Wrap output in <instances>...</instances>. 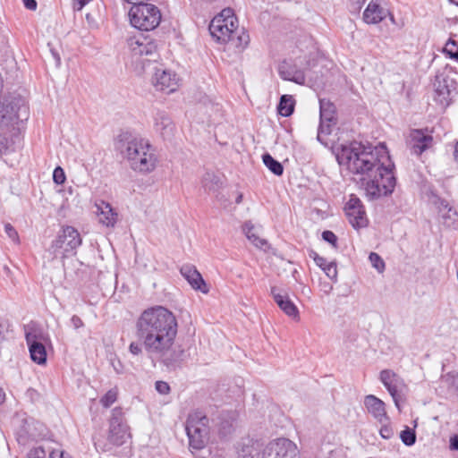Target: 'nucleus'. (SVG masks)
<instances>
[{
  "mask_svg": "<svg viewBox=\"0 0 458 458\" xmlns=\"http://www.w3.org/2000/svg\"><path fill=\"white\" fill-rule=\"evenodd\" d=\"M177 334L178 321L171 310L163 306L148 308L135 322V335L140 343L131 342L129 352L140 355L145 351L166 367H174L185 358V350L175 344Z\"/></svg>",
  "mask_w": 458,
  "mask_h": 458,
  "instance_id": "obj_1",
  "label": "nucleus"
},
{
  "mask_svg": "<svg viewBox=\"0 0 458 458\" xmlns=\"http://www.w3.org/2000/svg\"><path fill=\"white\" fill-rule=\"evenodd\" d=\"M336 160L353 174L360 176L367 196L377 199L391 195L395 187V177L386 146L364 145L353 141L342 145L336 152Z\"/></svg>",
  "mask_w": 458,
  "mask_h": 458,
  "instance_id": "obj_2",
  "label": "nucleus"
},
{
  "mask_svg": "<svg viewBox=\"0 0 458 458\" xmlns=\"http://www.w3.org/2000/svg\"><path fill=\"white\" fill-rule=\"evenodd\" d=\"M117 149L129 167L137 174H148L157 167L158 156L148 140L123 133L119 136Z\"/></svg>",
  "mask_w": 458,
  "mask_h": 458,
  "instance_id": "obj_3",
  "label": "nucleus"
},
{
  "mask_svg": "<svg viewBox=\"0 0 458 458\" xmlns=\"http://www.w3.org/2000/svg\"><path fill=\"white\" fill-rule=\"evenodd\" d=\"M208 30L212 38L217 42L231 44L239 50L244 49L250 42L249 34L242 29L239 30L237 18L231 8H225L215 16Z\"/></svg>",
  "mask_w": 458,
  "mask_h": 458,
  "instance_id": "obj_4",
  "label": "nucleus"
},
{
  "mask_svg": "<svg viewBox=\"0 0 458 458\" xmlns=\"http://www.w3.org/2000/svg\"><path fill=\"white\" fill-rule=\"evenodd\" d=\"M131 24L140 30H152L161 21L159 9L147 2L133 4L129 11Z\"/></svg>",
  "mask_w": 458,
  "mask_h": 458,
  "instance_id": "obj_5",
  "label": "nucleus"
},
{
  "mask_svg": "<svg viewBox=\"0 0 458 458\" xmlns=\"http://www.w3.org/2000/svg\"><path fill=\"white\" fill-rule=\"evenodd\" d=\"M208 419L201 411L191 413L186 421V433L190 446L196 450L202 449L207 442Z\"/></svg>",
  "mask_w": 458,
  "mask_h": 458,
  "instance_id": "obj_6",
  "label": "nucleus"
},
{
  "mask_svg": "<svg viewBox=\"0 0 458 458\" xmlns=\"http://www.w3.org/2000/svg\"><path fill=\"white\" fill-rule=\"evenodd\" d=\"M297 445L288 438H277L268 443L261 458H300Z\"/></svg>",
  "mask_w": 458,
  "mask_h": 458,
  "instance_id": "obj_7",
  "label": "nucleus"
},
{
  "mask_svg": "<svg viewBox=\"0 0 458 458\" xmlns=\"http://www.w3.org/2000/svg\"><path fill=\"white\" fill-rule=\"evenodd\" d=\"M81 244L79 232L72 226L63 228L57 238L52 242L51 249L55 253L62 250L63 256H67Z\"/></svg>",
  "mask_w": 458,
  "mask_h": 458,
  "instance_id": "obj_8",
  "label": "nucleus"
},
{
  "mask_svg": "<svg viewBox=\"0 0 458 458\" xmlns=\"http://www.w3.org/2000/svg\"><path fill=\"white\" fill-rule=\"evenodd\" d=\"M380 381L389 392L394 403L398 410H400L399 402L402 395L407 389L404 380L393 370L384 369L379 375Z\"/></svg>",
  "mask_w": 458,
  "mask_h": 458,
  "instance_id": "obj_9",
  "label": "nucleus"
},
{
  "mask_svg": "<svg viewBox=\"0 0 458 458\" xmlns=\"http://www.w3.org/2000/svg\"><path fill=\"white\" fill-rule=\"evenodd\" d=\"M127 46L131 57L137 61L144 56H155L157 53L156 43L142 34L129 38L127 39Z\"/></svg>",
  "mask_w": 458,
  "mask_h": 458,
  "instance_id": "obj_10",
  "label": "nucleus"
},
{
  "mask_svg": "<svg viewBox=\"0 0 458 458\" xmlns=\"http://www.w3.org/2000/svg\"><path fill=\"white\" fill-rule=\"evenodd\" d=\"M345 214L349 223L355 229L367 227L369 220L366 216L364 206L361 200L355 195H351L345 204Z\"/></svg>",
  "mask_w": 458,
  "mask_h": 458,
  "instance_id": "obj_11",
  "label": "nucleus"
},
{
  "mask_svg": "<svg viewBox=\"0 0 458 458\" xmlns=\"http://www.w3.org/2000/svg\"><path fill=\"white\" fill-rule=\"evenodd\" d=\"M129 436V428L123 421L121 410L114 409L109 423V441L115 445H122Z\"/></svg>",
  "mask_w": 458,
  "mask_h": 458,
  "instance_id": "obj_12",
  "label": "nucleus"
},
{
  "mask_svg": "<svg viewBox=\"0 0 458 458\" xmlns=\"http://www.w3.org/2000/svg\"><path fill=\"white\" fill-rule=\"evenodd\" d=\"M152 83L157 90L170 94L177 89L178 78L170 70L157 68L153 75Z\"/></svg>",
  "mask_w": 458,
  "mask_h": 458,
  "instance_id": "obj_13",
  "label": "nucleus"
},
{
  "mask_svg": "<svg viewBox=\"0 0 458 458\" xmlns=\"http://www.w3.org/2000/svg\"><path fill=\"white\" fill-rule=\"evenodd\" d=\"M320 109V124L318 127V140H320L321 134H329L331 132L330 127L335 123V106L327 99L319 100Z\"/></svg>",
  "mask_w": 458,
  "mask_h": 458,
  "instance_id": "obj_14",
  "label": "nucleus"
},
{
  "mask_svg": "<svg viewBox=\"0 0 458 458\" xmlns=\"http://www.w3.org/2000/svg\"><path fill=\"white\" fill-rule=\"evenodd\" d=\"M180 271L182 276L188 281L194 290L200 291L203 293H208L209 289L207 284L195 267L184 265L181 267Z\"/></svg>",
  "mask_w": 458,
  "mask_h": 458,
  "instance_id": "obj_15",
  "label": "nucleus"
},
{
  "mask_svg": "<svg viewBox=\"0 0 458 458\" xmlns=\"http://www.w3.org/2000/svg\"><path fill=\"white\" fill-rule=\"evenodd\" d=\"M364 405L368 411L380 423L388 420L385 403L373 394L364 398Z\"/></svg>",
  "mask_w": 458,
  "mask_h": 458,
  "instance_id": "obj_16",
  "label": "nucleus"
},
{
  "mask_svg": "<svg viewBox=\"0 0 458 458\" xmlns=\"http://www.w3.org/2000/svg\"><path fill=\"white\" fill-rule=\"evenodd\" d=\"M95 207L97 208V216L98 222L107 227H113L117 222L118 214L112 208L110 203L98 200L96 202Z\"/></svg>",
  "mask_w": 458,
  "mask_h": 458,
  "instance_id": "obj_17",
  "label": "nucleus"
},
{
  "mask_svg": "<svg viewBox=\"0 0 458 458\" xmlns=\"http://www.w3.org/2000/svg\"><path fill=\"white\" fill-rule=\"evenodd\" d=\"M271 295L279 308L289 317L298 318L299 311L294 303L290 300L286 293H284L276 286L271 287Z\"/></svg>",
  "mask_w": 458,
  "mask_h": 458,
  "instance_id": "obj_18",
  "label": "nucleus"
},
{
  "mask_svg": "<svg viewBox=\"0 0 458 458\" xmlns=\"http://www.w3.org/2000/svg\"><path fill=\"white\" fill-rule=\"evenodd\" d=\"M388 12L377 0L369 2L363 12L362 19L367 24H377L387 15Z\"/></svg>",
  "mask_w": 458,
  "mask_h": 458,
  "instance_id": "obj_19",
  "label": "nucleus"
},
{
  "mask_svg": "<svg viewBox=\"0 0 458 458\" xmlns=\"http://www.w3.org/2000/svg\"><path fill=\"white\" fill-rule=\"evenodd\" d=\"M433 140L432 136L425 134L420 130H414L410 134V144L412 151L420 155L431 145Z\"/></svg>",
  "mask_w": 458,
  "mask_h": 458,
  "instance_id": "obj_20",
  "label": "nucleus"
},
{
  "mask_svg": "<svg viewBox=\"0 0 458 458\" xmlns=\"http://www.w3.org/2000/svg\"><path fill=\"white\" fill-rule=\"evenodd\" d=\"M154 128L164 139L173 135L174 125L165 112H157L154 117Z\"/></svg>",
  "mask_w": 458,
  "mask_h": 458,
  "instance_id": "obj_21",
  "label": "nucleus"
},
{
  "mask_svg": "<svg viewBox=\"0 0 458 458\" xmlns=\"http://www.w3.org/2000/svg\"><path fill=\"white\" fill-rule=\"evenodd\" d=\"M279 75L284 81H293L301 85L305 83L304 72L285 62L279 66Z\"/></svg>",
  "mask_w": 458,
  "mask_h": 458,
  "instance_id": "obj_22",
  "label": "nucleus"
},
{
  "mask_svg": "<svg viewBox=\"0 0 458 458\" xmlns=\"http://www.w3.org/2000/svg\"><path fill=\"white\" fill-rule=\"evenodd\" d=\"M259 445L252 439L243 440L238 445V458H255L258 454Z\"/></svg>",
  "mask_w": 458,
  "mask_h": 458,
  "instance_id": "obj_23",
  "label": "nucleus"
},
{
  "mask_svg": "<svg viewBox=\"0 0 458 458\" xmlns=\"http://www.w3.org/2000/svg\"><path fill=\"white\" fill-rule=\"evenodd\" d=\"M243 233L246 237L258 248H262L267 245V241L261 239L255 232V227L251 222H245L242 226Z\"/></svg>",
  "mask_w": 458,
  "mask_h": 458,
  "instance_id": "obj_24",
  "label": "nucleus"
},
{
  "mask_svg": "<svg viewBox=\"0 0 458 458\" xmlns=\"http://www.w3.org/2000/svg\"><path fill=\"white\" fill-rule=\"evenodd\" d=\"M31 360L38 364H44L47 360V352L44 344H29Z\"/></svg>",
  "mask_w": 458,
  "mask_h": 458,
  "instance_id": "obj_25",
  "label": "nucleus"
},
{
  "mask_svg": "<svg viewBox=\"0 0 458 458\" xmlns=\"http://www.w3.org/2000/svg\"><path fill=\"white\" fill-rule=\"evenodd\" d=\"M278 113L284 117L290 116L294 110V99L291 95H283L277 106Z\"/></svg>",
  "mask_w": 458,
  "mask_h": 458,
  "instance_id": "obj_26",
  "label": "nucleus"
},
{
  "mask_svg": "<svg viewBox=\"0 0 458 458\" xmlns=\"http://www.w3.org/2000/svg\"><path fill=\"white\" fill-rule=\"evenodd\" d=\"M264 165L276 175H282L284 167L280 162L276 160L270 154L266 153L262 156Z\"/></svg>",
  "mask_w": 458,
  "mask_h": 458,
  "instance_id": "obj_27",
  "label": "nucleus"
},
{
  "mask_svg": "<svg viewBox=\"0 0 458 458\" xmlns=\"http://www.w3.org/2000/svg\"><path fill=\"white\" fill-rule=\"evenodd\" d=\"M26 342L27 344H44L47 340L46 335L39 328L31 327L29 331L26 332Z\"/></svg>",
  "mask_w": 458,
  "mask_h": 458,
  "instance_id": "obj_28",
  "label": "nucleus"
},
{
  "mask_svg": "<svg viewBox=\"0 0 458 458\" xmlns=\"http://www.w3.org/2000/svg\"><path fill=\"white\" fill-rule=\"evenodd\" d=\"M218 179L214 173L207 172L202 177L201 184L206 191H215Z\"/></svg>",
  "mask_w": 458,
  "mask_h": 458,
  "instance_id": "obj_29",
  "label": "nucleus"
},
{
  "mask_svg": "<svg viewBox=\"0 0 458 458\" xmlns=\"http://www.w3.org/2000/svg\"><path fill=\"white\" fill-rule=\"evenodd\" d=\"M400 437L405 445H412L416 441V435L413 429L406 428L400 434Z\"/></svg>",
  "mask_w": 458,
  "mask_h": 458,
  "instance_id": "obj_30",
  "label": "nucleus"
},
{
  "mask_svg": "<svg viewBox=\"0 0 458 458\" xmlns=\"http://www.w3.org/2000/svg\"><path fill=\"white\" fill-rule=\"evenodd\" d=\"M116 399H117V390L110 389L100 399V403L105 408H108L116 401Z\"/></svg>",
  "mask_w": 458,
  "mask_h": 458,
  "instance_id": "obj_31",
  "label": "nucleus"
},
{
  "mask_svg": "<svg viewBox=\"0 0 458 458\" xmlns=\"http://www.w3.org/2000/svg\"><path fill=\"white\" fill-rule=\"evenodd\" d=\"M369 259L377 272L382 273L385 270V262L377 253L371 252L369 256Z\"/></svg>",
  "mask_w": 458,
  "mask_h": 458,
  "instance_id": "obj_32",
  "label": "nucleus"
},
{
  "mask_svg": "<svg viewBox=\"0 0 458 458\" xmlns=\"http://www.w3.org/2000/svg\"><path fill=\"white\" fill-rule=\"evenodd\" d=\"M444 52L448 55L452 59H458V44L453 40L449 39L445 47Z\"/></svg>",
  "mask_w": 458,
  "mask_h": 458,
  "instance_id": "obj_33",
  "label": "nucleus"
},
{
  "mask_svg": "<svg viewBox=\"0 0 458 458\" xmlns=\"http://www.w3.org/2000/svg\"><path fill=\"white\" fill-rule=\"evenodd\" d=\"M440 215L444 219L445 224H446L448 226H451L456 221L458 216L457 212L453 209L452 207L448 208V209H445V211Z\"/></svg>",
  "mask_w": 458,
  "mask_h": 458,
  "instance_id": "obj_34",
  "label": "nucleus"
},
{
  "mask_svg": "<svg viewBox=\"0 0 458 458\" xmlns=\"http://www.w3.org/2000/svg\"><path fill=\"white\" fill-rule=\"evenodd\" d=\"M323 271L325 274L332 280H336L337 278V268L336 264L334 261H331L325 267H323Z\"/></svg>",
  "mask_w": 458,
  "mask_h": 458,
  "instance_id": "obj_35",
  "label": "nucleus"
},
{
  "mask_svg": "<svg viewBox=\"0 0 458 458\" xmlns=\"http://www.w3.org/2000/svg\"><path fill=\"white\" fill-rule=\"evenodd\" d=\"M53 180L56 184H63L65 181V174L62 167L57 166L53 173Z\"/></svg>",
  "mask_w": 458,
  "mask_h": 458,
  "instance_id": "obj_36",
  "label": "nucleus"
},
{
  "mask_svg": "<svg viewBox=\"0 0 458 458\" xmlns=\"http://www.w3.org/2000/svg\"><path fill=\"white\" fill-rule=\"evenodd\" d=\"M433 202L438 208L439 214L444 213V211H445V209H448V208H451L449 203L445 199H441L437 196H434Z\"/></svg>",
  "mask_w": 458,
  "mask_h": 458,
  "instance_id": "obj_37",
  "label": "nucleus"
},
{
  "mask_svg": "<svg viewBox=\"0 0 458 458\" xmlns=\"http://www.w3.org/2000/svg\"><path fill=\"white\" fill-rule=\"evenodd\" d=\"M310 257L313 259L316 265L318 266L322 270L323 267H325L329 263L325 258L319 256L317 252L313 250L310 251Z\"/></svg>",
  "mask_w": 458,
  "mask_h": 458,
  "instance_id": "obj_38",
  "label": "nucleus"
},
{
  "mask_svg": "<svg viewBox=\"0 0 458 458\" xmlns=\"http://www.w3.org/2000/svg\"><path fill=\"white\" fill-rule=\"evenodd\" d=\"M322 238L324 241L327 242L334 247H336L337 236L332 231H324L322 233Z\"/></svg>",
  "mask_w": 458,
  "mask_h": 458,
  "instance_id": "obj_39",
  "label": "nucleus"
},
{
  "mask_svg": "<svg viewBox=\"0 0 458 458\" xmlns=\"http://www.w3.org/2000/svg\"><path fill=\"white\" fill-rule=\"evenodd\" d=\"M155 387L161 394H167L170 392V386L165 381H157Z\"/></svg>",
  "mask_w": 458,
  "mask_h": 458,
  "instance_id": "obj_40",
  "label": "nucleus"
},
{
  "mask_svg": "<svg viewBox=\"0 0 458 458\" xmlns=\"http://www.w3.org/2000/svg\"><path fill=\"white\" fill-rule=\"evenodd\" d=\"M4 231L10 239L14 242L18 241V233L11 224L4 225Z\"/></svg>",
  "mask_w": 458,
  "mask_h": 458,
  "instance_id": "obj_41",
  "label": "nucleus"
},
{
  "mask_svg": "<svg viewBox=\"0 0 458 458\" xmlns=\"http://www.w3.org/2000/svg\"><path fill=\"white\" fill-rule=\"evenodd\" d=\"M380 436L385 439H389L393 437L394 432L390 426L388 425H383L380 428Z\"/></svg>",
  "mask_w": 458,
  "mask_h": 458,
  "instance_id": "obj_42",
  "label": "nucleus"
},
{
  "mask_svg": "<svg viewBox=\"0 0 458 458\" xmlns=\"http://www.w3.org/2000/svg\"><path fill=\"white\" fill-rule=\"evenodd\" d=\"M28 458H46V453L40 447L34 448L30 451Z\"/></svg>",
  "mask_w": 458,
  "mask_h": 458,
  "instance_id": "obj_43",
  "label": "nucleus"
},
{
  "mask_svg": "<svg viewBox=\"0 0 458 458\" xmlns=\"http://www.w3.org/2000/svg\"><path fill=\"white\" fill-rule=\"evenodd\" d=\"M212 114H209L211 120L215 122L218 116H221V106L218 104L211 105Z\"/></svg>",
  "mask_w": 458,
  "mask_h": 458,
  "instance_id": "obj_44",
  "label": "nucleus"
},
{
  "mask_svg": "<svg viewBox=\"0 0 458 458\" xmlns=\"http://www.w3.org/2000/svg\"><path fill=\"white\" fill-rule=\"evenodd\" d=\"M447 380L449 381V384L451 386L458 391V373H449L447 374Z\"/></svg>",
  "mask_w": 458,
  "mask_h": 458,
  "instance_id": "obj_45",
  "label": "nucleus"
},
{
  "mask_svg": "<svg viewBox=\"0 0 458 458\" xmlns=\"http://www.w3.org/2000/svg\"><path fill=\"white\" fill-rule=\"evenodd\" d=\"M71 323L73 326L74 328L78 329L80 327H82L84 326L83 321L81 319L80 317L73 315L71 318Z\"/></svg>",
  "mask_w": 458,
  "mask_h": 458,
  "instance_id": "obj_46",
  "label": "nucleus"
},
{
  "mask_svg": "<svg viewBox=\"0 0 458 458\" xmlns=\"http://www.w3.org/2000/svg\"><path fill=\"white\" fill-rule=\"evenodd\" d=\"M24 6L28 10L34 11L37 9V1L36 0H23Z\"/></svg>",
  "mask_w": 458,
  "mask_h": 458,
  "instance_id": "obj_47",
  "label": "nucleus"
},
{
  "mask_svg": "<svg viewBox=\"0 0 458 458\" xmlns=\"http://www.w3.org/2000/svg\"><path fill=\"white\" fill-rule=\"evenodd\" d=\"M7 140L6 139L0 134V154L5 152L7 150Z\"/></svg>",
  "mask_w": 458,
  "mask_h": 458,
  "instance_id": "obj_48",
  "label": "nucleus"
},
{
  "mask_svg": "<svg viewBox=\"0 0 458 458\" xmlns=\"http://www.w3.org/2000/svg\"><path fill=\"white\" fill-rule=\"evenodd\" d=\"M451 447L452 449L458 450V436L451 438Z\"/></svg>",
  "mask_w": 458,
  "mask_h": 458,
  "instance_id": "obj_49",
  "label": "nucleus"
},
{
  "mask_svg": "<svg viewBox=\"0 0 458 458\" xmlns=\"http://www.w3.org/2000/svg\"><path fill=\"white\" fill-rule=\"evenodd\" d=\"M437 91L439 93V95H443V96L445 94H448V92H449L445 86H444L442 89L437 88Z\"/></svg>",
  "mask_w": 458,
  "mask_h": 458,
  "instance_id": "obj_50",
  "label": "nucleus"
},
{
  "mask_svg": "<svg viewBox=\"0 0 458 458\" xmlns=\"http://www.w3.org/2000/svg\"><path fill=\"white\" fill-rule=\"evenodd\" d=\"M454 157L455 162L458 164V142L456 143V145L454 147Z\"/></svg>",
  "mask_w": 458,
  "mask_h": 458,
  "instance_id": "obj_51",
  "label": "nucleus"
},
{
  "mask_svg": "<svg viewBox=\"0 0 458 458\" xmlns=\"http://www.w3.org/2000/svg\"><path fill=\"white\" fill-rule=\"evenodd\" d=\"M333 289V286L329 284H326L325 285V289H324V292L328 294Z\"/></svg>",
  "mask_w": 458,
  "mask_h": 458,
  "instance_id": "obj_52",
  "label": "nucleus"
},
{
  "mask_svg": "<svg viewBox=\"0 0 458 458\" xmlns=\"http://www.w3.org/2000/svg\"><path fill=\"white\" fill-rule=\"evenodd\" d=\"M5 399V394L3 389L0 388V403H4Z\"/></svg>",
  "mask_w": 458,
  "mask_h": 458,
  "instance_id": "obj_53",
  "label": "nucleus"
},
{
  "mask_svg": "<svg viewBox=\"0 0 458 458\" xmlns=\"http://www.w3.org/2000/svg\"><path fill=\"white\" fill-rule=\"evenodd\" d=\"M242 198H243L242 194V193H238V195H237V197L235 199V202L237 204H240L242 201Z\"/></svg>",
  "mask_w": 458,
  "mask_h": 458,
  "instance_id": "obj_54",
  "label": "nucleus"
},
{
  "mask_svg": "<svg viewBox=\"0 0 458 458\" xmlns=\"http://www.w3.org/2000/svg\"><path fill=\"white\" fill-rule=\"evenodd\" d=\"M49 458H64V454L62 453V454H60V456H59V457H55V454H54V453H52V454H50V457H49Z\"/></svg>",
  "mask_w": 458,
  "mask_h": 458,
  "instance_id": "obj_55",
  "label": "nucleus"
},
{
  "mask_svg": "<svg viewBox=\"0 0 458 458\" xmlns=\"http://www.w3.org/2000/svg\"><path fill=\"white\" fill-rule=\"evenodd\" d=\"M449 1L458 6V0H449Z\"/></svg>",
  "mask_w": 458,
  "mask_h": 458,
  "instance_id": "obj_56",
  "label": "nucleus"
}]
</instances>
